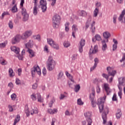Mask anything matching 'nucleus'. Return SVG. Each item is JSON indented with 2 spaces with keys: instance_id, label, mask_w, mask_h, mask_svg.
Instances as JSON below:
<instances>
[{
  "instance_id": "58836bf2",
  "label": "nucleus",
  "mask_w": 125,
  "mask_h": 125,
  "mask_svg": "<svg viewBox=\"0 0 125 125\" xmlns=\"http://www.w3.org/2000/svg\"><path fill=\"white\" fill-rule=\"evenodd\" d=\"M9 73L10 75V77H14V73H13V70L12 69V68H9Z\"/></svg>"
},
{
  "instance_id": "49530a36",
  "label": "nucleus",
  "mask_w": 125,
  "mask_h": 125,
  "mask_svg": "<svg viewBox=\"0 0 125 125\" xmlns=\"http://www.w3.org/2000/svg\"><path fill=\"white\" fill-rule=\"evenodd\" d=\"M63 45L64 47H69V46H70V42H65L63 43Z\"/></svg>"
},
{
  "instance_id": "9b49d317",
  "label": "nucleus",
  "mask_w": 125,
  "mask_h": 125,
  "mask_svg": "<svg viewBox=\"0 0 125 125\" xmlns=\"http://www.w3.org/2000/svg\"><path fill=\"white\" fill-rule=\"evenodd\" d=\"M95 95V93L93 92L92 94H90L89 96L90 100L91 101V104L92 107H96V103L94 101V96Z\"/></svg>"
},
{
  "instance_id": "69168bd1",
  "label": "nucleus",
  "mask_w": 125,
  "mask_h": 125,
  "mask_svg": "<svg viewBox=\"0 0 125 125\" xmlns=\"http://www.w3.org/2000/svg\"><path fill=\"white\" fill-rule=\"evenodd\" d=\"M8 86L10 87V88H13V83H10L8 84Z\"/></svg>"
},
{
  "instance_id": "13d9d810",
  "label": "nucleus",
  "mask_w": 125,
  "mask_h": 125,
  "mask_svg": "<svg viewBox=\"0 0 125 125\" xmlns=\"http://www.w3.org/2000/svg\"><path fill=\"white\" fill-rule=\"evenodd\" d=\"M117 18H118V16H117V15H114L113 16V23L114 24H116V20Z\"/></svg>"
},
{
  "instance_id": "1a4fd4ad",
  "label": "nucleus",
  "mask_w": 125,
  "mask_h": 125,
  "mask_svg": "<svg viewBox=\"0 0 125 125\" xmlns=\"http://www.w3.org/2000/svg\"><path fill=\"white\" fill-rule=\"evenodd\" d=\"M106 70L109 77H110V76H112V77H115V75L116 74H117V71L113 70L110 66H108L106 68Z\"/></svg>"
},
{
  "instance_id": "4be33fe9",
  "label": "nucleus",
  "mask_w": 125,
  "mask_h": 125,
  "mask_svg": "<svg viewBox=\"0 0 125 125\" xmlns=\"http://www.w3.org/2000/svg\"><path fill=\"white\" fill-rule=\"evenodd\" d=\"M101 40V37L100 36V35L98 34H96L95 36V39L94 38L92 39V42H95L96 41H100Z\"/></svg>"
},
{
  "instance_id": "6ab92c4d",
  "label": "nucleus",
  "mask_w": 125,
  "mask_h": 125,
  "mask_svg": "<svg viewBox=\"0 0 125 125\" xmlns=\"http://www.w3.org/2000/svg\"><path fill=\"white\" fill-rule=\"evenodd\" d=\"M94 61L95 62V63H94V65H93V66L92 67H91V68H90L91 72L93 71V70H94V69H95V68H96V67H97V64H98V63L99 62V60L97 58H96L94 59Z\"/></svg>"
},
{
  "instance_id": "de8ad7c7",
  "label": "nucleus",
  "mask_w": 125,
  "mask_h": 125,
  "mask_svg": "<svg viewBox=\"0 0 125 125\" xmlns=\"http://www.w3.org/2000/svg\"><path fill=\"white\" fill-rule=\"evenodd\" d=\"M9 27L10 29H13V23H12V21H10L8 23Z\"/></svg>"
},
{
  "instance_id": "c85d7f7f",
  "label": "nucleus",
  "mask_w": 125,
  "mask_h": 125,
  "mask_svg": "<svg viewBox=\"0 0 125 125\" xmlns=\"http://www.w3.org/2000/svg\"><path fill=\"white\" fill-rule=\"evenodd\" d=\"M28 51L29 53V57L32 58V57H35V53H34V51L32 49H29Z\"/></svg>"
},
{
  "instance_id": "a18cd8bd",
  "label": "nucleus",
  "mask_w": 125,
  "mask_h": 125,
  "mask_svg": "<svg viewBox=\"0 0 125 125\" xmlns=\"http://www.w3.org/2000/svg\"><path fill=\"white\" fill-rule=\"evenodd\" d=\"M39 113V111L38 110V108H36L33 110V112L31 113V115H34V114H38Z\"/></svg>"
},
{
  "instance_id": "f8f14e48",
  "label": "nucleus",
  "mask_w": 125,
  "mask_h": 125,
  "mask_svg": "<svg viewBox=\"0 0 125 125\" xmlns=\"http://www.w3.org/2000/svg\"><path fill=\"white\" fill-rule=\"evenodd\" d=\"M32 35V31H27L22 34V36H21V39L22 40H26V39H28L29 37H30Z\"/></svg>"
},
{
  "instance_id": "a19ab883",
  "label": "nucleus",
  "mask_w": 125,
  "mask_h": 125,
  "mask_svg": "<svg viewBox=\"0 0 125 125\" xmlns=\"http://www.w3.org/2000/svg\"><path fill=\"white\" fill-rule=\"evenodd\" d=\"M102 77L106 80V81H109V75H107L105 73L102 74Z\"/></svg>"
},
{
  "instance_id": "dca6fc26",
  "label": "nucleus",
  "mask_w": 125,
  "mask_h": 125,
  "mask_svg": "<svg viewBox=\"0 0 125 125\" xmlns=\"http://www.w3.org/2000/svg\"><path fill=\"white\" fill-rule=\"evenodd\" d=\"M72 29L73 31L72 36L74 39H75L76 36L75 35V34H76V32L78 31V25L73 24L72 26Z\"/></svg>"
},
{
  "instance_id": "0eeeda50",
  "label": "nucleus",
  "mask_w": 125,
  "mask_h": 125,
  "mask_svg": "<svg viewBox=\"0 0 125 125\" xmlns=\"http://www.w3.org/2000/svg\"><path fill=\"white\" fill-rule=\"evenodd\" d=\"M46 4V0H40V6H41L42 12H45L46 11V9L47 8Z\"/></svg>"
},
{
  "instance_id": "f03ea898",
  "label": "nucleus",
  "mask_w": 125,
  "mask_h": 125,
  "mask_svg": "<svg viewBox=\"0 0 125 125\" xmlns=\"http://www.w3.org/2000/svg\"><path fill=\"white\" fill-rule=\"evenodd\" d=\"M55 61L53 60L52 57L49 56L46 63L47 69L48 71H52L55 67Z\"/></svg>"
},
{
  "instance_id": "680f3d73",
  "label": "nucleus",
  "mask_w": 125,
  "mask_h": 125,
  "mask_svg": "<svg viewBox=\"0 0 125 125\" xmlns=\"http://www.w3.org/2000/svg\"><path fill=\"white\" fill-rule=\"evenodd\" d=\"M42 74L44 76H45V75H46V69H45V67L43 68Z\"/></svg>"
},
{
  "instance_id": "bf43d9fd",
  "label": "nucleus",
  "mask_w": 125,
  "mask_h": 125,
  "mask_svg": "<svg viewBox=\"0 0 125 125\" xmlns=\"http://www.w3.org/2000/svg\"><path fill=\"white\" fill-rule=\"evenodd\" d=\"M96 91L97 93H100V87L99 86V85H98L96 87Z\"/></svg>"
},
{
  "instance_id": "7c9ffc66",
  "label": "nucleus",
  "mask_w": 125,
  "mask_h": 125,
  "mask_svg": "<svg viewBox=\"0 0 125 125\" xmlns=\"http://www.w3.org/2000/svg\"><path fill=\"white\" fill-rule=\"evenodd\" d=\"M47 42L48 44L51 45V46L55 42H54V41H53V40H52V39H50V38L47 39Z\"/></svg>"
},
{
  "instance_id": "6e6552de",
  "label": "nucleus",
  "mask_w": 125,
  "mask_h": 125,
  "mask_svg": "<svg viewBox=\"0 0 125 125\" xmlns=\"http://www.w3.org/2000/svg\"><path fill=\"white\" fill-rule=\"evenodd\" d=\"M36 73H37L38 75H39V76H40L41 74V69L38 65H37L36 67H34L31 70V74L32 76H35Z\"/></svg>"
},
{
  "instance_id": "a878e982",
  "label": "nucleus",
  "mask_w": 125,
  "mask_h": 125,
  "mask_svg": "<svg viewBox=\"0 0 125 125\" xmlns=\"http://www.w3.org/2000/svg\"><path fill=\"white\" fill-rule=\"evenodd\" d=\"M20 115L18 114L17 117L15 119L13 125H16V124L20 121Z\"/></svg>"
},
{
  "instance_id": "ea45409f",
  "label": "nucleus",
  "mask_w": 125,
  "mask_h": 125,
  "mask_svg": "<svg viewBox=\"0 0 125 125\" xmlns=\"http://www.w3.org/2000/svg\"><path fill=\"white\" fill-rule=\"evenodd\" d=\"M80 89H81V86H80V84H77L75 85V92H78Z\"/></svg>"
},
{
  "instance_id": "39448f33",
  "label": "nucleus",
  "mask_w": 125,
  "mask_h": 125,
  "mask_svg": "<svg viewBox=\"0 0 125 125\" xmlns=\"http://www.w3.org/2000/svg\"><path fill=\"white\" fill-rule=\"evenodd\" d=\"M21 13L23 16L22 21L24 22L28 21V19H29V14L27 13V10L26 9L22 8L21 9Z\"/></svg>"
},
{
  "instance_id": "72a5a7b5",
  "label": "nucleus",
  "mask_w": 125,
  "mask_h": 125,
  "mask_svg": "<svg viewBox=\"0 0 125 125\" xmlns=\"http://www.w3.org/2000/svg\"><path fill=\"white\" fill-rule=\"evenodd\" d=\"M55 101V99L54 98H53L52 100L50 101V103H49L48 104L49 107L50 108H51L52 107V105H53V104L54 103Z\"/></svg>"
},
{
  "instance_id": "37998d69",
  "label": "nucleus",
  "mask_w": 125,
  "mask_h": 125,
  "mask_svg": "<svg viewBox=\"0 0 125 125\" xmlns=\"http://www.w3.org/2000/svg\"><path fill=\"white\" fill-rule=\"evenodd\" d=\"M48 1H52L51 3V6H54L56 3V0H47Z\"/></svg>"
},
{
  "instance_id": "603ef678",
  "label": "nucleus",
  "mask_w": 125,
  "mask_h": 125,
  "mask_svg": "<svg viewBox=\"0 0 125 125\" xmlns=\"http://www.w3.org/2000/svg\"><path fill=\"white\" fill-rule=\"evenodd\" d=\"M78 56L77 54H74L71 57L72 60H76L77 59V57Z\"/></svg>"
},
{
  "instance_id": "c756f323",
  "label": "nucleus",
  "mask_w": 125,
  "mask_h": 125,
  "mask_svg": "<svg viewBox=\"0 0 125 125\" xmlns=\"http://www.w3.org/2000/svg\"><path fill=\"white\" fill-rule=\"evenodd\" d=\"M99 12V9H98V8H96L93 12V17H97V15H98Z\"/></svg>"
},
{
  "instance_id": "79ce46f5",
  "label": "nucleus",
  "mask_w": 125,
  "mask_h": 125,
  "mask_svg": "<svg viewBox=\"0 0 125 125\" xmlns=\"http://www.w3.org/2000/svg\"><path fill=\"white\" fill-rule=\"evenodd\" d=\"M16 94L15 93H13L11 95V98L12 99V100H13V101H14L15 100V99H16Z\"/></svg>"
},
{
  "instance_id": "ddd939ff",
  "label": "nucleus",
  "mask_w": 125,
  "mask_h": 125,
  "mask_svg": "<svg viewBox=\"0 0 125 125\" xmlns=\"http://www.w3.org/2000/svg\"><path fill=\"white\" fill-rule=\"evenodd\" d=\"M20 39H21V35H16L12 40V44H15V43H18V42H20Z\"/></svg>"
},
{
  "instance_id": "e2e57ef3",
  "label": "nucleus",
  "mask_w": 125,
  "mask_h": 125,
  "mask_svg": "<svg viewBox=\"0 0 125 125\" xmlns=\"http://www.w3.org/2000/svg\"><path fill=\"white\" fill-rule=\"evenodd\" d=\"M18 75L21 76V73H22V69L19 68L18 69Z\"/></svg>"
},
{
  "instance_id": "423d86ee",
  "label": "nucleus",
  "mask_w": 125,
  "mask_h": 125,
  "mask_svg": "<svg viewBox=\"0 0 125 125\" xmlns=\"http://www.w3.org/2000/svg\"><path fill=\"white\" fill-rule=\"evenodd\" d=\"M85 118H86V121L87 123V125H91L92 124V119H91V113L89 112H85L84 113Z\"/></svg>"
},
{
  "instance_id": "f704fd0d",
  "label": "nucleus",
  "mask_w": 125,
  "mask_h": 125,
  "mask_svg": "<svg viewBox=\"0 0 125 125\" xmlns=\"http://www.w3.org/2000/svg\"><path fill=\"white\" fill-rule=\"evenodd\" d=\"M51 46L57 50H58V49H59V45H58V44L56 42H55Z\"/></svg>"
},
{
  "instance_id": "052dcab7",
  "label": "nucleus",
  "mask_w": 125,
  "mask_h": 125,
  "mask_svg": "<svg viewBox=\"0 0 125 125\" xmlns=\"http://www.w3.org/2000/svg\"><path fill=\"white\" fill-rule=\"evenodd\" d=\"M8 108H9V111L10 112H13V107H12V106L9 105Z\"/></svg>"
},
{
  "instance_id": "2f4dec72",
  "label": "nucleus",
  "mask_w": 125,
  "mask_h": 125,
  "mask_svg": "<svg viewBox=\"0 0 125 125\" xmlns=\"http://www.w3.org/2000/svg\"><path fill=\"white\" fill-rule=\"evenodd\" d=\"M0 64H1V65H6V64H7V62H6V61H5L4 59H3V58L2 57L0 58Z\"/></svg>"
},
{
  "instance_id": "aec40b11",
  "label": "nucleus",
  "mask_w": 125,
  "mask_h": 125,
  "mask_svg": "<svg viewBox=\"0 0 125 125\" xmlns=\"http://www.w3.org/2000/svg\"><path fill=\"white\" fill-rule=\"evenodd\" d=\"M11 50L15 52L16 54H19V52H20V49L16 46L11 47Z\"/></svg>"
},
{
  "instance_id": "bb28decb",
  "label": "nucleus",
  "mask_w": 125,
  "mask_h": 125,
  "mask_svg": "<svg viewBox=\"0 0 125 125\" xmlns=\"http://www.w3.org/2000/svg\"><path fill=\"white\" fill-rule=\"evenodd\" d=\"M117 119H120L122 117V111L121 109H118L117 110V113L116 114Z\"/></svg>"
},
{
  "instance_id": "4c0bfd02",
  "label": "nucleus",
  "mask_w": 125,
  "mask_h": 125,
  "mask_svg": "<svg viewBox=\"0 0 125 125\" xmlns=\"http://www.w3.org/2000/svg\"><path fill=\"white\" fill-rule=\"evenodd\" d=\"M38 6H34L33 7V14L34 15H37L38 14V9H37Z\"/></svg>"
},
{
  "instance_id": "9d476101",
  "label": "nucleus",
  "mask_w": 125,
  "mask_h": 125,
  "mask_svg": "<svg viewBox=\"0 0 125 125\" xmlns=\"http://www.w3.org/2000/svg\"><path fill=\"white\" fill-rule=\"evenodd\" d=\"M79 51L80 53H82L83 51V48L85 44V40L84 39H81L80 42H79Z\"/></svg>"
},
{
  "instance_id": "7ed1b4c3",
  "label": "nucleus",
  "mask_w": 125,
  "mask_h": 125,
  "mask_svg": "<svg viewBox=\"0 0 125 125\" xmlns=\"http://www.w3.org/2000/svg\"><path fill=\"white\" fill-rule=\"evenodd\" d=\"M61 21V17L58 15L53 16L52 19L53 26L54 28H58Z\"/></svg>"
},
{
  "instance_id": "c9c22d12",
  "label": "nucleus",
  "mask_w": 125,
  "mask_h": 125,
  "mask_svg": "<svg viewBox=\"0 0 125 125\" xmlns=\"http://www.w3.org/2000/svg\"><path fill=\"white\" fill-rule=\"evenodd\" d=\"M12 12L13 13H15V12H17V5L15 4L12 8Z\"/></svg>"
},
{
  "instance_id": "2eb2a0df",
  "label": "nucleus",
  "mask_w": 125,
  "mask_h": 125,
  "mask_svg": "<svg viewBox=\"0 0 125 125\" xmlns=\"http://www.w3.org/2000/svg\"><path fill=\"white\" fill-rule=\"evenodd\" d=\"M119 84L118 86H120V87H123L124 86V83H125V77H120L118 78Z\"/></svg>"
},
{
  "instance_id": "864d4df0",
  "label": "nucleus",
  "mask_w": 125,
  "mask_h": 125,
  "mask_svg": "<svg viewBox=\"0 0 125 125\" xmlns=\"http://www.w3.org/2000/svg\"><path fill=\"white\" fill-rule=\"evenodd\" d=\"M25 113L26 114L27 117H29V116H30V111H29V109L28 108L25 110Z\"/></svg>"
},
{
  "instance_id": "f3484780",
  "label": "nucleus",
  "mask_w": 125,
  "mask_h": 125,
  "mask_svg": "<svg viewBox=\"0 0 125 125\" xmlns=\"http://www.w3.org/2000/svg\"><path fill=\"white\" fill-rule=\"evenodd\" d=\"M97 52H98V46H97V45H96L94 47V49H90L89 54L90 55H91V54H95V53H96Z\"/></svg>"
},
{
  "instance_id": "774afa93",
  "label": "nucleus",
  "mask_w": 125,
  "mask_h": 125,
  "mask_svg": "<svg viewBox=\"0 0 125 125\" xmlns=\"http://www.w3.org/2000/svg\"><path fill=\"white\" fill-rule=\"evenodd\" d=\"M5 45H6L5 44V43H0V47H5Z\"/></svg>"
},
{
  "instance_id": "393cba45",
  "label": "nucleus",
  "mask_w": 125,
  "mask_h": 125,
  "mask_svg": "<svg viewBox=\"0 0 125 125\" xmlns=\"http://www.w3.org/2000/svg\"><path fill=\"white\" fill-rule=\"evenodd\" d=\"M90 22H91V18L89 17L85 23V29L87 30V28L89 27L90 25Z\"/></svg>"
},
{
  "instance_id": "0e129e2a",
  "label": "nucleus",
  "mask_w": 125,
  "mask_h": 125,
  "mask_svg": "<svg viewBox=\"0 0 125 125\" xmlns=\"http://www.w3.org/2000/svg\"><path fill=\"white\" fill-rule=\"evenodd\" d=\"M18 59H19V60H23V55H18Z\"/></svg>"
},
{
  "instance_id": "4468645a",
  "label": "nucleus",
  "mask_w": 125,
  "mask_h": 125,
  "mask_svg": "<svg viewBox=\"0 0 125 125\" xmlns=\"http://www.w3.org/2000/svg\"><path fill=\"white\" fill-rule=\"evenodd\" d=\"M104 87L107 95H109V94L112 92V91L111 90V89H110V87H109V84L108 83H104Z\"/></svg>"
},
{
  "instance_id": "412c9836",
  "label": "nucleus",
  "mask_w": 125,
  "mask_h": 125,
  "mask_svg": "<svg viewBox=\"0 0 125 125\" xmlns=\"http://www.w3.org/2000/svg\"><path fill=\"white\" fill-rule=\"evenodd\" d=\"M58 112V110L56 108L52 109H47V113L49 114H50V115H53L54 114H55V113H57Z\"/></svg>"
},
{
  "instance_id": "20e7f679",
  "label": "nucleus",
  "mask_w": 125,
  "mask_h": 125,
  "mask_svg": "<svg viewBox=\"0 0 125 125\" xmlns=\"http://www.w3.org/2000/svg\"><path fill=\"white\" fill-rule=\"evenodd\" d=\"M30 97L33 101H36L38 99V102L40 103L43 102V99L42 98V96L40 93H37L36 94L33 93L31 96Z\"/></svg>"
},
{
  "instance_id": "c03bdc74",
  "label": "nucleus",
  "mask_w": 125,
  "mask_h": 125,
  "mask_svg": "<svg viewBox=\"0 0 125 125\" xmlns=\"http://www.w3.org/2000/svg\"><path fill=\"white\" fill-rule=\"evenodd\" d=\"M77 104L78 105H83V102L82 101V99H78L77 100Z\"/></svg>"
},
{
  "instance_id": "8fccbe9b",
  "label": "nucleus",
  "mask_w": 125,
  "mask_h": 125,
  "mask_svg": "<svg viewBox=\"0 0 125 125\" xmlns=\"http://www.w3.org/2000/svg\"><path fill=\"white\" fill-rule=\"evenodd\" d=\"M16 83L18 85H19V84H21V81H20V80H19V79L17 78L16 79Z\"/></svg>"
},
{
  "instance_id": "338daca9",
  "label": "nucleus",
  "mask_w": 125,
  "mask_h": 125,
  "mask_svg": "<svg viewBox=\"0 0 125 125\" xmlns=\"http://www.w3.org/2000/svg\"><path fill=\"white\" fill-rule=\"evenodd\" d=\"M125 54H124L123 58L121 60H120V62H123V61H125Z\"/></svg>"
},
{
  "instance_id": "5701e85b",
  "label": "nucleus",
  "mask_w": 125,
  "mask_h": 125,
  "mask_svg": "<svg viewBox=\"0 0 125 125\" xmlns=\"http://www.w3.org/2000/svg\"><path fill=\"white\" fill-rule=\"evenodd\" d=\"M103 37L106 40H108L110 37H111V35L110 33L106 31L103 33Z\"/></svg>"
},
{
  "instance_id": "09e8293b",
  "label": "nucleus",
  "mask_w": 125,
  "mask_h": 125,
  "mask_svg": "<svg viewBox=\"0 0 125 125\" xmlns=\"http://www.w3.org/2000/svg\"><path fill=\"white\" fill-rule=\"evenodd\" d=\"M62 77H63V72H61L58 76V80H60Z\"/></svg>"
},
{
  "instance_id": "4d7b16f0",
  "label": "nucleus",
  "mask_w": 125,
  "mask_h": 125,
  "mask_svg": "<svg viewBox=\"0 0 125 125\" xmlns=\"http://www.w3.org/2000/svg\"><path fill=\"white\" fill-rule=\"evenodd\" d=\"M38 87V83H35L32 85V88L33 89H36V88Z\"/></svg>"
},
{
  "instance_id": "473e14b6",
  "label": "nucleus",
  "mask_w": 125,
  "mask_h": 125,
  "mask_svg": "<svg viewBox=\"0 0 125 125\" xmlns=\"http://www.w3.org/2000/svg\"><path fill=\"white\" fill-rule=\"evenodd\" d=\"M80 15V16H82V17H84V16H86V15H87V13L85 11L82 10L81 11Z\"/></svg>"
},
{
  "instance_id": "6e6d98bb",
  "label": "nucleus",
  "mask_w": 125,
  "mask_h": 125,
  "mask_svg": "<svg viewBox=\"0 0 125 125\" xmlns=\"http://www.w3.org/2000/svg\"><path fill=\"white\" fill-rule=\"evenodd\" d=\"M117 95L116 94H114L112 97V101H117Z\"/></svg>"
},
{
  "instance_id": "b1692460",
  "label": "nucleus",
  "mask_w": 125,
  "mask_h": 125,
  "mask_svg": "<svg viewBox=\"0 0 125 125\" xmlns=\"http://www.w3.org/2000/svg\"><path fill=\"white\" fill-rule=\"evenodd\" d=\"M125 10H123L121 14L120 15L119 17L118 18L119 21H123V18H124V16H125Z\"/></svg>"
},
{
  "instance_id": "e433bc0d",
  "label": "nucleus",
  "mask_w": 125,
  "mask_h": 125,
  "mask_svg": "<svg viewBox=\"0 0 125 125\" xmlns=\"http://www.w3.org/2000/svg\"><path fill=\"white\" fill-rule=\"evenodd\" d=\"M118 88L119 89V91L118 92V95L120 96V98H122V91L123 90V87L119 86Z\"/></svg>"
},
{
  "instance_id": "cd10ccee",
  "label": "nucleus",
  "mask_w": 125,
  "mask_h": 125,
  "mask_svg": "<svg viewBox=\"0 0 125 125\" xmlns=\"http://www.w3.org/2000/svg\"><path fill=\"white\" fill-rule=\"evenodd\" d=\"M95 21H93L92 23L91 24V29L92 30V33H95Z\"/></svg>"
},
{
  "instance_id": "3c124183",
  "label": "nucleus",
  "mask_w": 125,
  "mask_h": 125,
  "mask_svg": "<svg viewBox=\"0 0 125 125\" xmlns=\"http://www.w3.org/2000/svg\"><path fill=\"white\" fill-rule=\"evenodd\" d=\"M25 47L26 48H28V49H30L29 48L31 46V43H30V42L27 43L26 44H25Z\"/></svg>"
},
{
  "instance_id": "5fc2aeb1",
  "label": "nucleus",
  "mask_w": 125,
  "mask_h": 125,
  "mask_svg": "<svg viewBox=\"0 0 125 125\" xmlns=\"http://www.w3.org/2000/svg\"><path fill=\"white\" fill-rule=\"evenodd\" d=\"M25 113L26 114L27 117H29V116H30V111H29V109L28 108L25 110Z\"/></svg>"
},
{
  "instance_id": "f257e3e1",
  "label": "nucleus",
  "mask_w": 125,
  "mask_h": 125,
  "mask_svg": "<svg viewBox=\"0 0 125 125\" xmlns=\"http://www.w3.org/2000/svg\"><path fill=\"white\" fill-rule=\"evenodd\" d=\"M105 99H106V96L104 97L101 99L98 100V105L99 106V109L100 112L103 113L102 114V119L103 120V124L105 125L107 123V115L109 113V108L107 107L104 108V102H105Z\"/></svg>"
},
{
  "instance_id": "a211bd4d",
  "label": "nucleus",
  "mask_w": 125,
  "mask_h": 125,
  "mask_svg": "<svg viewBox=\"0 0 125 125\" xmlns=\"http://www.w3.org/2000/svg\"><path fill=\"white\" fill-rule=\"evenodd\" d=\"M109 42L108 39L102 41V43L103 44L102 49L103 51H105V50H106V48H107V44L106 42Z\"/></svg>"
}]
</instances>
